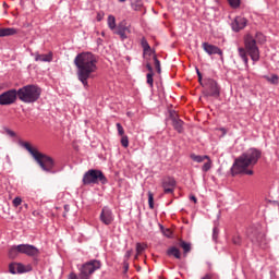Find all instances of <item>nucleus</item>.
Here are the masks:
<instances>
[{
	"instance_id": "f257e3e1",
	"label": "nucleus",
	"mask_w": 279,
	"mask_h": 279,
	"mask_svg": "<svg viewBox=\"0 0 279 279\" xmlns=\"http://www.w3.org/2000/svg\"><path fill=\"white\" fill-rule=\"evenodd\" d=\"M97 56L89 51L80 52L74 58L77 80L86 89L89 86L88 80H93L95 73H97Z\"/></svg>"
},
{
	"instance_id": "f03ea898",
	"label": "nucleus",
	"mask_w": 279,
	"mask_h": 279,
	"mask_svg": "<svg viewBox=\"0 0 279 279\" xmlns=\"http://www.w3.org/2000/svg\"><path fill=\"white\" fill-rule=\"evenodd\" d=\"M260 156H263L260 150L250 148L234 160L231 167V175H254V170H250L247 167H254V165L258 162Z\"/></svg>"
},
{
	"instance_id": "7ed1b4c3",
	"label": "nucleus",
	"mask_w": 279,
	"mask_h": 279,
	"mask_svg": "<svg viewBox=\"0 0 279 279\" xmlns=\"http://www.w3.org/2000/svg\"><path fill=\"white\" fill-rule=\"evenodd\" d=\"M238 56L244 63L245 69H250V58L253 64H256L260 60V49L256 45V39L252 35H246L244 37V48H238ZM250 56V58H247Z\"/></svg>"
},
{
	"instance_id": "20e7f679",
	"label": "nucleus",
	"mask_w": 279,
	"mask_h": 279,
	"mask_svg": "<svg viewBox=\"0 0 279 279\" xmlns=\"http://www.w3.org/2000/svg\"><path fill=\"white\" fill-rule=\"evenodd\" d=\"M19 146L23 147L33 156L34 160L39 165L40 169H43L46 173H54L53 167H56V161L50 156H47L38 149L32 147V144L29 142L19 141Z\"/></svg>"
},
{
	"instance_id": "39448f33",
	"label": "nucleus",
	"mask_w": 279,
	"mask_h": 279,
	"mask_svg": "<svg viewBox=\"0 0 279 279\" xmlns=\"http://www.w3.org/2000/svg\"><path fill=\"white\" fill-rule=\"evenodd\" d=\"M43 95V89L38 85L29 84L17 89V98L23 104H36Z\"/></svg>"
},
{
	"instance_id": "423d86ee",
	"label": "nucleus",
	"mask_w": 279,
	"mask_h": 279,
	"mask_svg": "<svg viewBox=\"0 0 279 279\" xmlns=\"http://www.w3.org/2000/svg\"><path fill=\"white\" fill-rule=\"evenodd\" d=\"M85 186H89L90 184H108V178L101 170L98 169H90L86 171L83 175L82 180Z\"/></svg>"
},
{
	"instance_id": "0eeeda50",
	"label": "nucleus",
	"mask_w": 279,
	"mask_h": 279,
	"mask_svg": "<svg viewBox=\"0 0 279 279\" xmlns=\"http://www.w3.org/2000/svg\"><path fill=\"white\" fill-rule=\"evenodd\" d=\"M98 269H101V262L98 259H92L86 262L78 268V278L80 279H90L93 274H95Z\"/></svg>"
},
{
	"instance_id": "6e6552de",
	"label": "nucleus",
	"mask_w": 279,
	"mask_h": 279,
	"mask_svg": "<svg viewBox=\"0 0 279 279\" xmlns=\"http://www.w3.org/2000/svg\"><path fill=\"white\" fill-rule=\"evenodd\" d=\"M205 97H219L221 95V88L217 81L213 78H205L203 84Z\"/></svg>"
},
{
	"instance_id": "1a4fd4ad",
	"label": "nucleus",
	"mask_w": 279,
	"mask_h": 279,
	"mask_svg": "<svg viewBox=\"0 0 279 279\" xmlns=\"http://www.w3.org/2000/svg\"><path fill=\"white\" fill-rule=\"evenodd\" d=\"M19 99V90L9 89L0 95V106H12Z\"/></svg>"
},
{
	"instance_id": "9d476101",
	"label": "nucleus",
	"mask_w": 279,
	"mask_h": 279,
	"mask_svg": "<svg viewBox=\"0 0 279 279\" xmlns=\"http://www.w3.org/2000/svg\"><path fill=\"white\" fill-rule=\"evenodd\" d=\"M175 186H178L175 178L167 175L161 179V187L163 189L165 195H173L175 193Z\"/></svg>"
},
{
	"instance_id": "9b49d317",
	"label": "nucleus",
	"mask_w": 279,
	"mask_h": 279,
	"mask_svg": "<svg viewBox=\"0 0 279 279\" xmlns=\"http://www.w3.org/2000/svg\"><path fill=\"white\" fill-rule=\"evenodd\" d=\"M21 254H25L31 258H38L40 256V250L32 244H20Z\"/></svg>"
},
{
	"instance_id": "f8f14e48",
	"label": "nucleus",
	"mask_w": 279,
	"mask_h": 279,
	"mask_svg": "<svg viewBox=\"0 0 279 279\" xmlns=\"http://www.w3.org/2000/svg\"><path fill=\"white\" fill-rule=\"evenodd\" d=\"M100 221L105 226L112 225V221H114V214H112V209H110L109 207H102L100 213Z\"/></svg>"
},
{
	"instance_id": "ddd939ff",
	"label": "nucleus",
	"mask_w": 279,
	"mask_h": 279,
	"mask_svg": "<svg viewBox=\"0 0 279 279\" xmlns=\"http://www.w3.org/2000/svg\"><path fill=\"white\" fill-rule=\"evenodd\" d=\"M202 47L205 53H207L208 56H220L221 58H223V50H221L219 47L209 43H203Z\"/></svg>"
},
{
	"instance_id": "4468645a",
	"label": "nucleus",
	"mask_w": 279,
	"mask_h": 279,
	"mask_svg": "<svg viewBox=\"0 0 279 279\" xmlns=\"http://www.w3.org/2000/svg\"><path fill=\"white\" fill-rule=\"evenodd\" d=\"M247 27V19L243 16H235L233 22H231V28L233 32H241Z\"/></svg>"
},
{
	"instance_id": "2eb2a0df",
	"label": "nucleus",
	"mask_w": 279,
	"mask_h": 279,
	"mask_svg": "<svg viewBox=\"0 0 279 279\" xmlns=\"http://www.w3.org/2000/svg\"><path fill=\"white\" fill-rule=\"evenodd\" d=\"M248 239L252 241L253 245L257 247H263V243H265V234L259 231L248 233Z\"/></svg>"
},
{
	"instance_id": "dca6fc26",
	"label": "nucleus",
	"mask_w": 279,
	"mask_h": 279,
	"mask_svg": "<svg viewBox=\"0 0 279 279\" xmlns=\"http://www.w3.org/2000/svg\"><path fill=\"white\" fill-rule=\"evenodd\" d=\"M248 239L252 241L253 245L257 247H263V243H265V234L259 231L248 233Z\"/></svg>"
},
{
	"instance_id": "f3484780",
	"label": "nucleus",
	"mask_w": 279,
	"mask_h": 279,
	"mask_svg": "<svg viewBox=\"0 0 279 279\" xmlns=\"http://www.w3.org/2000/svg\"><path fill=\"white\" fill-rule=\"evenodd\" d=\"M170 119L172 121V126L174 128V130L179 134H182V132H184V121L178 118V116L175 114V111L170 112Z\"/></svg>"
},
{
	"instance_id": "a211bd4d",
	"label": "nucleus",
	"mask_w": 279,
	"mask_h": 279,
	"mask_svg": "<svg viewBox=\"0 0 279 279\" xmlns=\"http://www.w3.org/2000/svg\"><path fill=\"white\" fill-rule=\"evenodd\" d=\"M10 274H27V269H25V265L21 263H12L9 265Z\"/></svg>"
},
{
	"instance_id": "6ab92c4d",
	"label": "nucleus",
	"mask_w": 279,
	"mask_h": 279,
	"mask_svg": "<svg viewBox=\"0 0 279 279\" xmlns=\"http://www.w3.org/2000/svg\"><path fill=\"white\" fill-rule=\"evenodd\" d=\"M141 47L143 49V58H145L146 56H151L154 53V51L151 50V46H149V43L145 37L141 39Z\"/></svg>"
},
{
	"instance_id": "aec40b11",
	"label": "nucleus",
	"mask_w": 279,
	"mask_h": 279,
	"mask_svg": "<svg viewBox=\"0 0 279 279\" xmlns=\"http://www.w3.org/2000/svg\"><path fill=\"white\" fill-rule=\"evenodd\" d=\"M53 52L47 54L35 53V62H52Z\"/></svg>"
},
{
	"instance_id": "412c9836",
	"label": "nucleus",
	"mask_w": 279,
	"mask_h": 279,
	"mask_svg": "<svg viewBox=\"0 0 279 279\" xmlns=\"http://www.w3.org/2000/svg\"><path fill=\"white\" fill-rule=\"evenodd\" d=\"M19 34V29L14 27L0 28V38H5L7 36H14Z\"/></svg>"
},
{
	"instance_id": "4be33fe9",
	"label": "nucleus",
	"mask_w": 279,
	"mask_h": 279,
	"mask_svg": "<svg viewBox=\"0 0 279 279\" xmlns=\"http://www.w3.org/2000/svg\"><path fill=\"white\" fill-rule=\"evenodd\" d=\"M167 256H173L174 258H182V253H180V248L175 246H171L167 250Z\"/></svg>"
},
{
	"instance_id": "5701e85b",
	"label": "nucleus",
	"mask_w": 279,
	"mask_h": 279,
	"mask_svg": "<svg viewBox=\"0 0 279 279\" xmlns=\"http://www.w3.org/2000/svg\"><path fill=\"white\" fill-rule=\"evenodd\" d=\"M126 32H128V27L118 26L113 31V34H117L118 36H120L121 40H125L128 38Z\"/></svg>"
},
{
	"instance_id": "b1692460",
	"label": "nucleus",
	"mask_w": 279,
	"mask_h": 279,
	"mask_svg": "<svg viewBox=\"0 0 279 279\" xmlns=\"http://www.w3.org/2000/svg\"><path fill=\"white\" fill-rule=\"evenodd\" d=\"M107 24L111 32H114L117 29V19L114 17V15L108 16Z\"/></svg>"
},
{
	"instance_id": "393cba45",
	"label": "nucleus",
	"mask_w": 279,
	"mask_h": 279,
	"mask_svg": "<svg viewBox=\"0 0 279 279\" xmlns=\"http://www.w3.org/2000/svg\"><path fill=\"white\" fill-rule=\"evenodd\" d=\"M20 247H21V244L12 246L9 250V257L10 258H16L19 256V254H21Z\"/></svg>"
},
{
	"instance_id": "a878e982",
	"label": "nucleus",
	"mask_w": 279,
	"mask_h": 279,
	"mask_svg": "<svg viewBox=\"0 0 279 279\" xmlns=\"http://www.w3.org/2000/svg\"><path fill=\"white\" fill-rule=\"evenodd\" d=\"M131 8L136 12L143 10V0H131Z\"/></svg>"
},
{
	"instance_id": "bb28decb",
	"label": "nucleus",
	"mask_w": 279,
	"mask_h": 279,
	"mask_svg": "<svg viewBox=\"0 0 279 279\" xmlns=\"http://www.w3.org/2000/svg\"><path fill=\"white\" fill-rule=\"evenodd\" d=\"M208 157H209L208 155L202 156V155H195V154H192L190 156V158L194 160V162H204L205 160L208 159Z\"/></svg>"
},
{
	"instance_id": "cd10ccee",
	"label": "nucleus",
	"mask_w": 279,
	"mask_h": 279,
	"mask_svg": "<svg viewBox=\"0 0 279 279\" xmlns=\"http://www.w3.org/2000/svg\"><path fill=\"white\" fill-rule=\"evenodd\" d=\"M179 246L182 247L184 255L189 254L191 252V243L185 242V241H180Z\"/></svg>"
},
{
	"instance_id": "c85d7f7f",
	"label": "nucleus",
	"mask_w": 279,
	"mask_h": 279,
	"mask_svg": "<svg viewBox=\"0 0 279 279\" xmlns=\"http://www.w3.org/2000/svg\"><path fill=\"white\" fill-rule=\"evenodd\" d=\"M268 82L269 84H274L275 86H278L279 84V76L278 74H272L271 76H264Z\"/></svg>"
},
{
	"instance_id": "c756f323",
	"label": "nucleus",
	"mask_w": 279,
	"mask_h": 279,
	"mask_svg": "<svg viewBox=\"0 0 279 279\" xmlns=\"http://www.w3.org/2000/svg\"><path fill=\"white\" fill-rule=\"evenodd\" d=\"M213 169V160L210 157H208L207 162H205L202 167V172L203 173H208V170Z\"/></svg>"
},
{
	"instance_id": "7c9ffc66",
	"label": "nucleus",
	"mask_w": 279,
	"mask_h": 279,
	"mask_svg": "<svg viewBox=\"0 0 279 279\" xmlns=\"http://www.w3.org/2000/svg\"><path fill=\"white\" fill-rule=\"evenodd\" d=\"M146 82L150 88H154V72H148L146 75Z\"/></svg>"
},
{
	"instance_id": "2f4dec72",
	"label": "nucleus",
	"mask_w": 279,
	"mask_h": 279,
	"mask_svg": "<svg viewBox=\"0 0 279 279\" xmlns=\"http://www.w3.org/2000/svg\"><path fill=\"white\" fill-rule=\"evenodd\" d=\"M153 60L155 62V69L157 73H162V69L160 68V60H158V57H156V54L153 57Z\"/></svg>"
},
{
	"instance_id": "473e14b6",
	"label": "nucleus",
	"mask_w": 279,
	"mask_h": 279,
	"mask_svg": "<svg viewBox=\"0 0 279 279\" xmlns=\"http://www.w3.org/2000/svg\"><path fill=\"white\" fill-rule=\"evenodd\" d=\"M229 5L233 8V10H236V8L241 7V0H227Z\"/></svg>"
},
{
	"instance_id": "72a5a7b5",
	"label": "nucleus",
	"mask_w": 279,
	"mask_h": 279,
	"mask_svg": "<svg viewBox=\"0 0 279 279\" xmlns=\"http://www.w3.org/2000/svg\"><path fill=\"white\" fill-rule=\"evenodd\" d=\"M121 145L122 147H130V138L128 137V135H122Z\"/></svg>"
},
{
	"instance_id": "f704fd0d",
	"label": "nucleus",
	"mask_w": 279,
	"mask_h": 279,
	"mask_svg": "<svg viewBox=\"0 0 279 279\" xmlns=\"http://www.w3.org/2000/svg\"><path fill=\"white\" fill-rule=\"evenodd\" d=\"M148 206L150 210H154V193L148 192Z\"/></svg>"
},
{
	"instance_id": "c9c22d12",
	"label": "nucleus",
	"mask_w": 279,
	"mask_h": 279,
	"mask_svg": "<svg viewBox=\"0 0 279 279\" xmlns=\"http://www.w3.org/2000/svg\"><path fill=\"white\" fill-rule=\"evenodd\" d=\"M116 128L118 130L119 136H125V130L123 129V125H121V123H117Z\"/></svg>"
},
{
	"instance_id": "e433bc0d",
	"label": "nucleus",
	"mask_w": 279,
	"mask_h": 279,
	"mask_svg": "<svg viewBox=\"0 0 279 279\" xmlns=\"http://www.w3.org/2000/svg\"><path fill=\"white\" fill-rule=\"evenodd\" d=\"M146 247H147V245L137 243L136 244V252H137V254H143V252H145Z\"/></svg>"
},
{
	"instance_id": "4c0bfd02",
	"label": "nucleus",
	"mask_w": 279,
	"mask_h": 279,
	"mask_svg": "<svg viewBox=\"0 0 279 279\" xmlns=\"http://www.w3.org/2000/svg\"><path fill=\"white\" fill-rule=\"evenodd\" d=\"M13 206L15 208H19V206H21V204H23V199L21 197H15L12 202Z\"/></svg>"
},
{
	"instance_id": "58836bf2",
	"label": "nucleus",
	"mask_w": 279,
	"mask_h": 279,
	"mask_svg": "<svg viewBox=\"0 0 279 279\" xmlns=\"http://www.w3.org/2000/svg\"><path fill=\"white\" fill-rule=\"evenodd\" d=\"M218 236H219V228L214 227V229H213V239L215 241H217Z\"/></svg>"
},
{
	"instance_id": "ea45409f",
	"label": "nucleus",
	"mask_w": 279,
	"mask_h": 279,
	"mask_svg": "<svg viewBox=\"0 0 279 279\" xmlns=\"http://www.w3.org/2000/svg\"><path fill=\"white\" fill-rule=\"evenodd\" d=\"M196 73H197V77L201 86H204V80L202 78V72H199V69H196Z\"/></svg>"
},
{
	"instance_id": "a19ab883",
	"label": "nucleus",
	"mask_w": 279,
	"mask_h": 279,
	"mask_svg": "<svg viewBox=\"0 0 279 279\" xmlns=\"http://www.w3.org/2000/svg\"><path fill=\"white\" fill-rule=\"evenodd\" d=\"M234 245H241V236L235 235L232 239Z\"/></svg>"
},
{
	"instance_id": "79ce46f5",
	"label": "nucleus",
	"mask_w": 279,
	"mask_h": 279,
	"mask_svg": "<svg viewBox=\"0 0 279 279\" xmlns=\"http://www.w3.org/2000/svg\"><path fill=\"white\" fill-rule=\"evenodd\" d=\"M104 16H105L104 12H98L96 15V21H98V23L104 21Z\"/></svg>"
},
{
	"instance_id": "37998d69",
	"label": "nucleus",
	"mask_w": 279,
	"mask_h": 279,
	"mask_svg": "<svg viewBox=\"0 0 279 279\" xmlns=\"http://www.w3.org/2000/svg\"><path fill=\"white\" fill-rule=\"evenodd\" d=\"M146 69L149 71V73H154V68H151L150 63L146 64Z\"/></svg>"
},
{
	"instance_id": "c03bdc74",
	"label": "nucleus",
	"mask_w": 279,
	"mask_h": 279,
	"mask_svg": "<svg viewBox=\"0 0 279 279\" xmlns=\"http://www.w3.org/2000/svg\"><path fill=\"white\" fill-rule=\"evenodd\" d=\"M7 134H9V136H12V137L16 136V133L12 130H8Z\"/></svg>"
},
{
	"instance_id": "a18cd8bd",
	"label": "nucleus",
	"mask_w": 279,
	"mask_h": 279,
	"mask_svg": "<svg viewBox=\"0 0 279 279\" xmlns=\"http://www.w3.org/2000/svg\"><path fill=\"white\" fill-rule=\"evenodd\" d=\"M68 279H77V275L75 272H71Z\"/></svg>"
},
{
	"instance_id": "49530a36",
	"label": "nucleus",
	"mask_w": 279,
	"mask_h": 279,
	"mask_svg": "<svg viewBox=\"0 0 279 279\" xmlns=\"http://www.w3.org/2000/svg\"><path fill=\"white\" fill-rule=\"evenodd\" d=\"M190 199L194 202V204H197V197H195V195L190 196Z\"/></svg>"
},
{
	"instance_id": "de8ad7c7",
	"label": "nucleus",
	"mask_w": 279,
	"mask_h": 279,
	"mask_svg": "<svg viewBox=\"0 0 279 279\" xmlns=\"http://www.w3.org/2000/svg\"><path fill=\"white\" fill-rule=\"evenodd\" d=\"M202 279H213V275L207 274V275H205Z\"/></svg>"
},
{
	"instance_id": "09e8293b",
	"label": "nucleus",
	"mask_w": 279,
	"mask_h": 279,
	"mask_svg": "<svg viewBox=\"0 0 279 279\" xmlns=\"http://www.w3.org/2000/svg\"><path fill=\"white\" fill-rule=\"evenodd\" d=\"M125 256H126V258H130V256H132V251H128Z\"/></svg>"
},
{
	"instance_id": "8fccbe9b",
	"label": "nucleus",
	"mask_w": 279,
	"mask_h": 279,
	"mask_svg": "<svg viewBox=\"0 0 279 279\" xmlns=\"http://www.w3.org/2000/svg\"><path fill=\"white\" fill-rule=\"evenodd\" d=\"M125 271H128V269H130V266H128V264L124 266Z\"/></svg>"
},
{
	"instance_id": "3c124183",
	"label": "nucleus",
	"mask_w": 279,
	"mask_h": 279,
	"mask_svg": "<svg viewBox=\"0 0 279 279\" xmlns=\"http://www.w3.org/2000/svg\"><path fill=\"white\" fill-rule=\"evenodd\" d=\"M119 1H120V3H125L126 0H119Z\"/></svg>"
},
{
	"instance_id": "603ef678",
	"label": "nucleus",
	"mask_w": 279,
	"mask_h": 279,
	"mask_svg": "<svg viewBox=\"0 0 279 279\" xmlns=\"http://www.w3.org/2000/svg\"><path fill=\"white\" fill-rule=\"evenodd\" d=\"M3 7H4V8H8V3L4 2V3H3Z\"/></svg>"
},
{
	"instance_id": "864d4df0",
	"label": "nucleus",
	"mask_w": 279,
	"mask_h": 279,
	"mask_svg": "<svg viewBox=\"0 0 279 279\" xmlns=\"http://www.w3.org/2000/svg\"><path fill=\"white\" fill-rule=\"evenodd\" d=\"M68 208H69V206H68V205H65V206H64V209H65V210H68Z\"/></svg>"
},
{
	"instance_id": "5fc2aeb1",
	"label": "nucleus",
	"mask_w": 279,
	"mask_h": 279,
	"mask_svg": "<svg viewBox=\"0 0 279 279\" xmlns=\"http://www.w3.org/2000/svg\"><path fill=\"white\" fill-rule=\"evenodd\" d=\"M256 36H262V34H258V33H257Z\"/></svg>"
},
{
	"instance_id": "6e6d98bb",
	"label": "nucleus",
	"mask_w": 279,
	"mask_h": 279,
	"mask_svg": "<svg viewBox=\"0 0 279 279\" xmlns=\"http://www.w3.org/2000/svg\"><path fill=\"white\" fill-rule=\"evenodd\" d=\"M24 206H25V208H27V204H25Z\"/></svg>"
}]
</instances>
